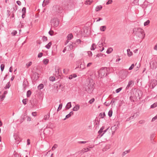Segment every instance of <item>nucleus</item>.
Listing matches in <instances>:
<instances>
[{
	"instance_id": "4",
	"label": "nucleus",
	"mask_w": 157,
	"mask_h": 157,
	"mask_svg": "<svg viewBox=\"0 0 157 157\" xmlns=\"http://www.w3.org/2000/svg\"><path fill=\"white\" fill-rule=\"evenodd\" d=\"M51 22L52 25L55 27H57L59 24V21L57 18H53L51 20Z\"/></svg>"
},
{
	"instance_id": "44",
	"label": "nucleus",
	"mask_w": 157,
	"mask_h": 157,
	"mask_svg": "<svg viewBox=\"0 0 157 157\" xmlns=\"http://www.w3.org/2000/svg\"><path fill=\"white\" fill-rule=\"evenodd\" d=\"M42 39L44 41H46L48 40L47 37L45 36H43Z\"/></svg>"
},
{
	"instance_id": "36",
	"label": "nucleus",
	"mask_w": 157,
	"mask_h": 157,
	"mask_svg": "<svg viewBox=\"0 0 157 157\" xmlns=\"http://www.w3.org/2000/svg\"><path fill=\"white\" fill-rule=\"evenodd\" d=\"M98 45L100 48L101 47L103 46V43L102 42L99 41L98 43Z\"/></svg>"
},
{
	"instance_id": "23",
	"label": "nucleus",
	"mask_w": 157,
	"mask_h": 157,
	"mask_svg": "<svg viewBox=\"0 0 157 157\" xmlns=\"http://www.w3.org/2000/svg\"><path fill=\"white\" fill-rule=\"evenodd\" d=\"M52 44V43L51 42H49L47 44L46 46L45 47L48 49H49L50 48L51 45Z\"/></svg>"
},
{
	"instance_id": "19",
	"label": "nucleus",
	"mask_w": 157,
	"mask_h": 157,
	"mask_svg": "<svg viewBox=\"0 0 157 157\" xmlns=\"http://www.w3.org/2000/svg\"><path fill=\"white\" fill-rule=\"evenodd\" d=\"M71 102H69L66 105V108L67 109H68L70 108L71 107Z\"/></svg>"
},
{
	"instance_id": "47",
	"label": "nucleus",
	"mask_w": 157,
	"mask_h": 157,
	"mask_svg": "<svg viewBox=\"0 0 157 157\" xmlns=\"http://www.w3.org/2000/svg\"><path fill=\"white\" fill-rule=\"evenodd\" d=\"M43 55V53L42 52H40L39 53L38 55V58H41L42 57Z\"/></svg>"
},
{
	"instance_id": "35",
	"label": "nucleus",
	"mask_w": 157,
	"mask_h": 157,
	"mask_svg": "<svg viewBox=\"0 0 157 157\" xmlns=\"http://www.w3.org/2000/svg\"><path fill=\"white\" fill-rule=\"evenodd\" d=\"M63 105L61 103L59 105V106L57 109V111L58 112L60 110L62 107Z\"/></svg>"
},
{
	"instance_id": "32",
	"label": "nucleus",
	"mask_w": 157,
	"mask_h": 157,
	"mask_svg": "<svg viewBox=\"0 0 157 157\" xmlns=\"http://www.w3.org/2000/svg\"><path fill=\"white\" fill-rule=\"evenodd\" d=\"M112 113H113L112 110V109L110 110L109 111L108 113V116H109V117H110L112 116Z\"/></svg>"
},
{
	"instance_id": "3",
	"label": "nucleus",
	"mask_w": 157,
	"mask_h": 157,
	"mask_svg": "<svg viewBox=\"0 0 157 157\" xmlns=\"http://www.w3.org/2000/svg\"><path fill=\"white\" fill-rule=\"evenodd\" d=\"M150 64L151 68L155 69L157 68V58H156L154 60L151 62Z\"/></svg>"
},
{
	"instance_id": "14",
	"label": "nucleus",
	"mask_w": 157,
	"mask_h": 157,
	"mask_svg": "<svg viewBox=\"0 0 157 157\" xmlns=\"http://www.w3.org/2000/svg\"><path fill=\"white\" fill-rule=\"evenodd\" d=\"M102 7L101 5L97 6L95 8V10L98 12L102 8Z\"/></svg>"
},
{
	"instance_id": "40",
	"label": "nucleus",
	"mask_w": 157,
	"mask_h": 157,
	"mask_svg": "<svg viewBox=\"0 0 157 157\" xmlns=\"http://www.w3.org/2000/svg\"><path fill=\"white\" fill-rule=\"evenodd\" d=\"M28 101V99H23L22 100V102L23 104L25 105L26 104V102Z\"/></svg>"
},
{
	"instance_id": "56",
	"label": "nucleus",
	"mask_w": 157,
	"mask_h": 157,
	"mask_svg": "<svg viewBox=\"0 0 157 157\" xmlns=\"http://www.w3.org/2000/svg\"><path fill=\"white\" fill-rule=\"evenodd\" d=\"M75 56V54L73 53H71L69 55V56L72 58H73Z\"/></svg>"
},
{
	"instance_id": "62",
	"label": "nucleus",
	"mask_w": 157,
	"mask_h": 157,
	"mask_svg": "<svg viewBox=\"0 0 157 157\" xmlns=\"http://www.w3.org/2000/svg\"><path fill=\"white\" fill-rule=\"evenodd\" d=\"M14 157H20V155H19L17 154L16 153H15L14 154Z\"/></svg>"
},
{
	"instance_id": "54",
	"label": "nucleus",
	"mask_w": 157,
	"mask_h": 157,
	"mask_svg": "<svg viewBox=\"0 0 157 157\" xmlns=\"http://www.w3.org/2000/svg\"><path fill=\"white\" fill-rule=\"evenodd\" d=\"M32 64V62H29V63L28 64H26V66H27V68H28L29 66H30Z\"/></svg>"
},
{
	"instance_id": "48",
	"label": "nucleus",
	"mask_w": 157,
	"mask_h": 157,
	"mask_svg": "<svg viewBox=\"0 0 157 157\" xmlns=\"http://www.w3.org/2000/svg\"><path fill=\"white\" fill-rule=\"evenodd\" d=\"M122 90V88H120L118 89H117L116 90V92L117 93H118L121 90Z\"/></svg>"
},
{
	"instance_id": "55",
	"label": "nucleus",
	"mask_w": 157,
	"mask_h": 157,
	"mask_svg": "<svg viewBox=\"0 0 157 157\" xmlns=\"http://www.w3.org/2000/svg\"><path fill=\"white\" fill-rule=\"evenodd\" d=\"M71 116L70 114H69L66 116L65 118H64L63 120H65L66 119L69 118Z\"/></svg>"
},
{
	"instance_id": "9",
	"label": "nucleus",
	"mask_w": 157,
	"mask_h": 157,
	"mask_svg": "<svg viewBox=\"0 0 157 157\" xmlns=\"http://www.w3.org/2000/svg\"><path fill=\"white\" fill-rule=\"evenodd\" d=\"M28 84V82L27 81H24L23 84V87L24 90H25L26 89L27 86Z\"/></svg>"
},
{
	"instance_id": "10",
	"label": "nucleus",
	"mask_w": 157,
	"mask_h": 157,
	"mask_svg": "<svg viewBox=\"0 0 157 157\" xmlns=\"http://www.w3.org/2000/svg\"><path fill=\"white\" fill-rule=\"evenodd\" d=\"M80 108V106L78 105H76L73 108V110L74 111H77Z\"/></svg>"
},
{
	"instance_id": "25",
	"label": "nucleus",
	"mask_w": 157,
	"mask_h": 157,
	"mask_svg": "<svg viewBox=\"0 0 157 157\" xmlns=\"http://www.w3.org/2000/svg\"><path fill=\"white\" fill-rule=\"evenodd\" d=\"M113 49L111 48H110L108 49L106 51V53L108 54H109L111 53L113 51Z\"/></svg>"
},
{
	"instance_id": "6",
	"label": "nucleus",
	"mask_w": 157,
	"mask_h": 157,
	"mask_svg": "<svg viewBox=\"0 0 157 157\" xmlns=\"http://www.w3.org/2000/svg\"><path fill=\"white\" fill-rule=\"evenodd\" d=\"M77 46L76 44L75 43L74 44L71 42V43H70L69 45H68L66 47L67 48L68 51H70L73 48V47H76Z\"/></svg>"
},
{
	"instance_id": "11",
	"label": "nucleus",
	"mask_w": 157,
	"mask_h": 157,
	"mask_svg": "<svg viewBox=\"0 0 157 157\" xmlns=\"http://www.w3.org/2000/svg\"><path fill=\"white\" fill-rule=\"evenodd\" d=\"M56 75H59V68L58 67L55 68Z\"/></svg>"
},
{
	"instance_id": "52",
	"label": "nucleus",
	"mask_w": 157,
	"mask_h": 157,
	"mask_svg": "<svg viewBox=\"0 0 157 157\" xmlns=\"http://www.w3.org/2000/svg\"><path fill=\"white\" fill-rule=\"evenodd\" d=\"M113 1L112 0H109L106 3V5H109V4H111Z\"/></svg>"
},
{
	"instance_id": "18",
	"label": "nucleus",
	"mask_w": 157,
	"mask_h": 157,
	"mask_svg": "<svg viewBox=\"0 0 157 157\" xmlns=\"http://www.w3.org/2000/svg\"><path fill=\"white\" fill-rule=\"evenodd\" d=\"M96 45L95 44H93L90 48V50H94L96 48Z\"/></svg>"
},
{
	"instance_id": "1",
	"label": "nucleus",
	"mask_w": 157,
	"mask_h": 157,
	"mask_svg": "<svg viewBox=\"0 0 157 157\" xmlns=\"http://www.w3.org/2000/svg\"><path fill=\"white\" fill-rule=\"evenodd\" d=\"M98 72L99 77L101 78H102L104 76H106L108 73L107 68L106 67H102Z\"/></svg>"
},
{
	"instance_id": "59",
	"label": "nucleus",
	"mask_w": 157,
	"mask_h": 157,
	"mask_svg": "<svg viewBox=\"0 0 157 157\" xmlns=\"http://www.w3.org/2000/svg\"><path fill=\"white\" fill-rule=\"evenodd\" d=\"M17 3L19 6H21V2L19 1H17L16 2Z\"/></svg>"
},
{
	"instance_id": "64",
	"label": "nucleus",
	"mask_w": 157,
	"mask_h": 157,
	"mask_svg": "<svg viewBox=\"0 0 157 157\" xmlns=\"http://www.w3.org/2000/svg\"><path fill=\"white\" fill-rule=\"evenodd\" d=\"M36 112H33L32 113V115L33 116H36Z\"/></svg>"
},
{
	"instance_id": "20",
	"label": "nucleus",
	"mask_w": 157,
	"mask_h": 157,
	"mask_svg": "<svg viewBox=\"0 0 157 157\" xmlns=\"http://www.w3.org/2000/svg\"><path fill=\"white\" fill-rule=\"evenodd\" d=\"M127 55L129 56H131L132 55V52L130 51V49H128L127 50Z\"/></svg>"
},
{
	"instance_id": "53",
	"label": "nucleus",
	"mask_w": 157,
	"mask_h": 157,
	"mask_svg": "<svg viewBox=\"0 0 157 157\" xmlns=\"http://www.w3.org/2000/svg\"><path fill=\"white\" fill-rule=\"evenodd\" d=\"M156 119H157V114L155 117L153 118L152 120V121H154Z\"/></svg>"
},
{
	"instance_id": "12",
	"label": "nucleus",
	"mask_w": 157,
	"mask_h": 157,
	"mask_svg": "<svg viewBox=\"0 0 157 157\" xmlns=\"http://www.w3.org/2000/svg\"><path fill=\"white\" fill-rule=\"evenodd\" d=\"M49 2V0H44L43 2L42 5L43 6H44L48 5Z\"/></svg>"
},
{
	"instance_id": "7",
	"label": "nucleus",
	"mask_w": 157,
	"mask_h": 157,
	"mask_svg": "<svg viewBox=\"0 0 157 157\" xmlns=\"http://www.w3.org/2000/svg\"><path fill=\"white\" fill-rule=\"evenodd\" d=\"M32 73L33 74L32 78H33L34 81H36L39 77V74L37 72L34 71H32Z\"/></svg>"
},
{
	"instance_id": "17",
	"label": "nucleus",
	"mask_w": 157,
	"mask_h": 157,
	"mask_svg": "<svg viewBox=\"0 0 157 157\" xmlns=\"http://www.w3.org/2000/svg\"><path fill=\"white\" fill-rule=\"evenodd\" d=\"M104 129V126H102L101 128L100 129L98 132V133L99 134V135H100L101 136V134L103 132V130Z\"/></svg>"
},
{
	"instance_id": "46",
	"label": "nucleus",
	"mask_w": 157,
	"mask_h": 157,
	"mask_svg": "<svg viewBox=\"0 0 157 157\" xmlns=\"http://www.w3.org/2000/svg\"><path fill=\"white\" fill-rule=\"evenodd\" d=\"M57 147V145L55 144L54 146L52 147V149L53 150H55Z\"/></svg>"
},
{
	"instance_id": "60",
	"label": "nucleus",
	"mask_w": 157,
	"mask_h": 157,
	"mask_svg": "<svg viewBox=\"0 0 157 157\" xmlns=\"http://www.w3.org/2000/svg\"><path fill=\"white\" fill-rule=\"evenodd\" d=\"M18 8V7L16 5L14 7H13V9L16 11V10H17V8Z\"/></svg>"
},
{
	"instance_id": "13",
	"label": "nucleus",
	"mask_w": 157,
	"mask_h": 157,
	"mask_svg": "<svg viewBox=\"0 0 157 157\" xmlns=\"http://www.w3.org/2000/svg\"><path fill=\"white\" fill-rule=\"evenodd\" d=\"M155 135L154 134H152L150 135V139L152 143H153V141L154 140L155 138Z\"/></svg>"
},
{
	"instance_id": "15",
	"label": "nucleus",
	"mask_w": 157,
	"mask_h": 157,
	"mask_svg": "<svg viewBox=\"0 0 157 157\" xmlns=\"http://www.w3.org/2000/svg\"><path fill=\"white\" fill-rule=\"evenodd\" d=\"M130 152V150H128L125 151L123 152L121 154V156L122 157H124L125 155L129 153Z\"/></svg>"
},
{
	"instance_id": "27",
	"label": "nucleus",
	"mask_w": 157,
	"mask_h": 157,
	"mask_svg": "<svg viewBox=\"0 0 157 157\" xmlns=\"http://www.w3.org/2000/svg\"><path fill=\"white\" fill-rule=\"evenodd\" d=\"M10 82H9L7 83L6 86L4 87V88L5 89H8L10 88Z\"/></svg>"
},
{
	"instance_id": "49",
	"label": "nucleus",
	"mask_w": 157,
	"mask_h": 157,
	"mask_svg": "<svg viewBox=\"0 0 157 157\" xmlns=\"http://www.w3.org/2000/svg\"><path fill=\"white\" fill-rule=\"evenodd\" d=\"M17 31H16L14 30L12 33V34L13 35L15 36L17 34Z\"/></svg>"
},
{
	"instance_id": "33",
	"label": "nucleus",
	"mask_w": 157,
	"mask_h": 157,
	"mask_svg": "<svg viewBox=\"0 0 157 157\" xmlns=\"http://www.w3.org/2000/svg\"><path fill=\"white\" fill-rule=\"evenodd\" d=\"M105 116V112H104L103 113H101L99 114V116H101V118H103Z\"/></svg>"
},
{
	"instance_id": "43",
	"label": "nucleus",
	"mask_w": 157,
	"mask_h": 157,
	"mask_svg": "<svg viewBox=\"0 0 157 157\" xmlns=\"http://www.w3.org/2000/svg\"><path fill=\"white\" fill-rule=\"evenodd\" d=\"M81 40L80 39H78L76 40L75 43H77L78 44H80L81 43Z\"/></svg>"
},
{
	"instance_id": "63",
	"label": "nucleus",
	"mask_w": 157,
	"mask_h": 157,
	"mask_svg": "<svg viewBox=\"0 0 157 157\" xmlns=\"http://www.w3.org/2000/svg\"><path fill=\"white\" fill-rule=\"evenodd\" d=\"M111 104V103H107L106 102H105L104 103V104L107 106H109Z\"/></svg>"
},
{
	"instance_id": "38",
	"label": "nucleus",
	"mask_w": 157,
	"mask_h": 157,
	"mask_svg": "<svg viewBox=\"0 0 157 157\" xmlns=\"http://www.w3.org/2000/svg\"><path fill=\"white\" fill-rule=\"evenodd\" d=\"M4 67L5 65L4 64H2L1 65V69L2 71H3L4 68Z\"/></svg>"
},
{
	"instance_id": "58",
	"label": "nucleus",
	"mask_w": 157,
	"mask_h": 157,
	"mask_svg": "<svg viewBox=\"0 0 157 157\" xmlns=\"http://www.w3.org/2000/svg\"><path fill=\"white\" fill-rule=\"evenodd\" d=\"M155 86V84H154V83H153L151 85V84L150 86L151 87V88L153 89L154 87Z\"/></svg>"
},
{
	"instance_id": "22",
	"label": "nucleus",
	"mask_w": 157,
	"mask_h": 157,
	"mask_svg": "<svg viewBox=\"0 0 157 157\" xmlns=\"http://www.w3.org/2000/svg\"><path fill=\"white\" fill-rule=\"evenodd\" d=\"M156 106H157V102H155L151 106L150 108L153 109Z\"/></svg>"
},
{
	"instance_id": "31",
	"label": "nucleus",
	"mask_w": 157,
	"mask_h": 157,
	"mask_svg": "<svg viewBox=\"0 0 157 157\" xmlns=\"http://www.w3.org/2000/svg\"><path fill=\"white\" fill-rule=\"evenodd\" d=\"M44 87V85L42 84H40L38 86V88L39 89L41 90Z\"/></svg>"
},
{
	"instance_id": "8",
	"label": "nucleus",
	"mask_w": 157,
	"mask_h": 157,
	"mask_svg": "<svg viewBox=\"0 0 157 157\" xmlns=\"http://www.w3.org/2000/svg\"><path fill=\"white\" fill-rule=\"evenodd\" d=\"M134 84V82L132 80L130 81L128 83V85L126 87V89H128L130 87L132 86Z\"/></svg>"
},
{
	"instance_id": "41",
	"label": "nucleus",
	"mask_w": 157,
	"mask_h": 157,
	"mask_svg": "<svg viewBox=\"0 0 157 157\" xmlns=\"http://www.w3.org/2000/svg\"><path fill=\"white\" fill-rule=\"evenodd\" d=\"M25 115H24L22 116L21 117V122H23L24 120H25Z\"/></svg>"
},
{
	"instance_id": "61",
	"label": "nucleus",
	"mask_w": 157,
	"mask_h": 157,
	"mask_svg": "<svg viewBox=\"0 0 157 157\" xmlns=\"http://www.w3.org/2000/svg\"><path fill=\"white\" fill-rule=\"evenodd\" d=\"M27 121H31V118L30 117H29V116H27Z\"/></svg>"
},
{
	"instance_id": "37",
	"label": "nucleus",
	"mask_w": 157,
	"mask_h": 157,
	"mask_svg": "<svg viewBox=\"0 0 157 157\" xmlns=\"http://www.w3.org/2000/svg\"><path fill=\"white\" fill-rule=\"evenodd\" d=\"M50 80L52 81H54L55 80L56 78L53 76L49 78Z\"/></svg>"
},
{
	"instance_id": "51",
	"label": "nucleus",
	"mask_w": 157,
	"mask_h": 157,
	"mask_svg": "<svg viewBox=\"0 0 157 157\" xmlns=\"http://www.w3.org/2000/svg\"><path fill=\"white\" fill-rule=\"evenodd\" d=\"M134 64H132L131 66L129 67V70H132L134 67Z\"/></svg>"
},
{
	"instance_id": "50",
	"label": "nucleus",
	"mask_w": 157,
	"mask_h": 157,
	"mask_svg": "<svg viewBox=\"0 0 157 157\" xmlns=\"http://www.w3.org/2000/svg\"><path fill=\"white\" fill-rule=\"evenodd\" d=\"M88 54L90 57L92 55V52L90 51L88 52Z\"/></svg>"
},
{
	"instance_id": "26",
	"label": "nucleus",
	"mask_w": 157,
	"mask_h": 157,
	"mask_svg": "<svg viewBox=\"0 0 157 157\" xmlns=\"http://www.w3.org/2000/svg\"><path fill=\"white\" fill-rule=\"evenodd\" d=\"M49 117L50 114H48L47 115L44 116V119L46 121L49 118Z\"/></svg>"
},
{
	"instance_id": "24",
	"label": "nucleus",
	"mask_w": 157,
	"mask_h": 157,
	"mask_svg": "<svg viewBox=\"0 0 157 157\" xmlns=\"http://www.w3.org/2000/svg\"><path fill=\"white\" fill-rule=\"evenodd\" d=\"M106 29L105 26H102L100 27V29L101 31L104 32L105 31Z\"/></svg>"
},
{
	"instance_id": "29",
	"label": "nucleus",
	"mask_w": 157,
	"mask_h": 157,
	"mask_svg": "<svg viewBox=\"0 0 157 157\" xmlns=\"http://www.w3.org/2000/svg\"><path fill=\"white\" fill-rule=\"evenodd\" d=\"M150 23V21L149 20H148L144 23V26H146L148 25Z\"/></svg>"
},
{
	"instance_id": "30",
	"label": "nucleus",
	"mask_w": 157,
	"mask_h": 157,
	"mask_svg": "<svg viewBox=\"0 0 157 157\" xmlns=\"http://www.w3.org/2000/svg\"><path fill=\"white\" fill-rule=\"evenodd\" d=\"M31 91H30V90H28L27 92V94H26L27 97H29L31 95Z\"/></svg>"
},
{
	"instance_id": "42",
	"label": "nucleus",
	"mask_w": 157,
	"mask_h": 157,
	"mask_svg": "<svg viewBox=\"0 0 157 157\" xmlns=\"http://www.w3.org/2000/svg\"><path fill=\"white\" fill-rule=\"evenodd\" d=\"M26 8L25 7H23L22 10V13H25Z\"/></svg>"
},
{
	"instance_id": "28",
	"label": "nucleus",
	"mask_w": 157,
	"mask_h": 157,
	"mask_svg": "<svg viewBox=\"0 0 157 157\" xmlns=\"http://www.w3.org/2000/svg\"><path fill=\"white\" fill-rule=\"evenodd\" d=\"M49 62V60L48 59H45L43 60V62L44 64L45 65L47 64Z\"/></svg>"
},
{
	"instance_id": "57",
	"label": "nucleus",
	"mask_w": 157,
	"mask_h": 157,
	"mask_svg": "<svg viewBox=\"0 0 157 157\" xmlns=\"http://www.w3.org/2000/svg\"><path fill=\"white\" fill-rule=\"evenodd\" d=\"M133 33L136 34H137V29L136 28L133 29Z\"/></svg>"
},
{
	"instance_id": "2",
	"label": "nucleus",
	"mask_w": 157,
	"mask_h": 157,
	"mask_svg": "<svg viewBox=\"0 0 157 157\" xmlns=\"http://www.w3.org/2000/svg\"><path fill=\"white\" fill-rule=\"evenodd\" d=\"M145 36L144 30L138 28V37L140 38V39H138V40H140V42H141Z\"/></svg>"
},
{
	"instance_id": "16",
	"label": "nucleus",
	"mask_w": 157,
	"mask_h": 157,
	"mask_svg": "<svg viewBox=\"0 0 157 157\" xmlns=\"http://www.w3.org/2000/svg\"><path fill=\"white\" fill-rule=\"evenodd\" d=\"M77 76L75 74H74L72 75H70L69 77V79H71L73 78L76 77Z\"/></svg>"
},
{
	"instance_id": "5",
	"label": "nucleus",
	"mask_w": 157,
	"mask_h": 157,
	"mask_svg": "<svg viewBox=\"0 0 157 157\" xmlns=\"http://www.w3.org/2000/svg\"><path fill=\"white\" fill-rule=\"evenodd\" d=\"M53 9L56 10V12L58 13H61L63 10V8L59 6H53Z\"/></svg>"
},
{
	"instance_id": "45",
	"label": "nucleus",
	"mask_w": 157,
	"mask_h": 157,
	"mask_svg": "<svg viewBox=\"0 0 157 157\" xmlns=\"http://www.w3.org/2000/svg\"><path fill=\"white\" fill-rule=\"evenodd\" d=\"M94 101V99L92 98L89 101V103L90 104H92Z\"/></svg>"
},
{
	"instance_id": "21",
	"label": "nucleus",
	"mask_w": 157,
	"mask_h": 157,
	"mask_svg": "<svg viewBox=\"0 0 157 157\" xmlns=\"http://www.w3.org/2000/svg\"><path fill=\"white\" fill-rule=\"evenodd\" d=\"M73 37V36L71 33H70L67 36V38L68 39V40H71L72 38Z\"/></svg>"
},
{
	"instance_id": "34",
	"label": "nucleus",
	"mask_w": 157,
	"mask_h": 157,
	"mask_svg": "<svg viewBox=\"0 0 157 157\" xmlns=\"http://www.w3.org/2000/svg\"><path fill=\"white\" fill-rule=\"evenodd\" d=\"M69 70L68 69H65L63 70V73L65 74H67L68 73L69 71Z\"/></svg>"
},
{
	"instance_id": "39",
	"label": "nucleus",
	"mask_w": 157,
	"mask_h": 157,
	"mask_svg": "<svg viewBox=\"0 0 157 157\" xmlns=\"http://www.w3.org/2000/svg\"><path fill=\"white\" fill-rule=\"evenodd\" d=\"M48 33L50 36H52L53 35L54 32L53 30H50L48 32Z\"/></svg>"
}]
</instances>
